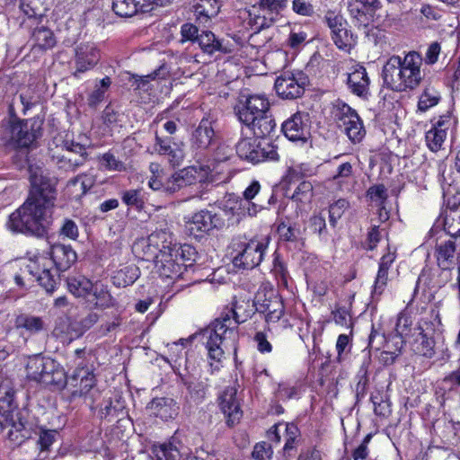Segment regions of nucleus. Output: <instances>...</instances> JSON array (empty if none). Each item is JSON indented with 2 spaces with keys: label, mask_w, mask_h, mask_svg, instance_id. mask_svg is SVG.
Instances as JSON below:
<instances>
[{
  "label": "nucleus",
  "mask_w": 460,
  "mask_h": 460,
  "mask_svg": "<svg viewBox=\"0 0 460 460\" xmlns=\"http://www.w3.org/2000/svg\"><path fill=\"white\" fill-rule=\"evenodd\" d=\"M349 202L344 199H340L330 205L329 208V222L332 227L336 226L338 220L343 216L344 212L349 208Z\"/></svg>",
  "instance_id": "nucleus-52"
},
{
  "label": "nucleus",
  "mask_w": 460,
  "mask_h": 460,
  "mask_svg": "<svg viewBox=\"0 0 460 460\" xmlns=\"http://www.w3.org/2000/svg\"><path fill=\"white\" fill-rule=\"evenodd\" d=\"M197 42L204 53L212 55L220 50L221 43L216 39L214 33L208 31H203L198 37Z\"/></svg>",
  "instance_id": "nucleus-45"
},
{
  "label": "nucleus",
  "mask_w": 460,
  "mask_h": 460,
  "mask_svg": "<svg viewBox=\"0 0 460 460\" xmlns=\"http://www.w3.org/2000/svg\"><path fill=\"white\" fill-rule=\"evenodd\" d=\"M26 371L29 378L44 385H59L66 378L64 369L49 358L35 356L30 358Z\"/></svg>",
  "instance_id": "nucleus-6"
},
{
  "label": "nucleus",
  "mask_w": 460,
  "mask_h": 460,
  "mask_svg": "<svg viewBox=\"0 0 460 460\" xmlns=\"http://www.w3.org/2000/svg\"><path fill=\"white\" fill-rule=\"evenodd\" d=\"M50 259L54 262V267L58 271L66 270L75 262L77 259L76 252L71 248L61 243H56L51 246Z\"/></svg>",
  "instance_id": "nucleus-29"
},
{
  "label": "nucleus",
  "mask_w": 460,
  "mask_h": 460,
  "mask_svg": "<svg viewBox=\"0 0 460 460\" xmlns=\"http://www.w3.org/2000/svg\"><path fill=\"white\" fill-rule=\"evenodd\" d=\"M185 231L195 239H201L214 229H221L225 221L220 216L203 209L190 217H184Z\"/></svg>",
  "instance_id": "nucleus-9"
},
{
  "label": "nucleus",
  "mask_w": 460,
  "mask_h": 460,
  "mask_svg": "<svg viewBox=\"0 0 460 460\" xmlns=\"http://www.w3.org/2000/svg\"><path fill=\"white\" fill-rule=\"evenodd\" d=\"M347 84L350 92L360 97L367 98L369 94L370 79L362 66H356L348 74Z\"/></svg>",
  "instance_id": "nucleus-26"
},
{
  "label": "nucleus",
  "mask_w": 460,
  "mask_h": 460,
  "mask_svg": "<svg viewBox=\"0 0 460 460\" xmlns=\"http://www.w3.org/2000/svg\"><path fill=\"white\" fill-rule=\"evenodd\" d=\"M272 456L271 447L266 442H261L255 445L252 456L256 460H270Z\"/></svg>",
  "instance_id": "nucleus-64"
},
{
  "label": "nucleus",
  "mask_w": 460,
  "mask_h": 460,
  "mask_svg": "<svg viewBox=\"0 0 460 460\" xmlns=\"http://www.w3.org/2000/svg\"><path fill=\"white\" fill-rule=\"evenodd\" d=\"M25 270L34 277L47 292H52L56 288L59 276L54 267L53 261L49 257L36 256L29 261L25 266Z\"/></svg>",
  "instance_id": "nucleus-11"
},
{
  "label": "nucleus",
  "mask_w": 460,
  "mask_h": 460,
  "mask_svg": "<svg viewBox=\"0 0 460 460\" xmlns=\"http://www.w3.org/2000/svg\"><path fill=\"white\" fill-rule=\"evenodd\" d=\"M93 282L84 276H71L67 279V288L75 296L85 301L88 294L93 289Z\"/></svg>",
  "instance_id": "nucleus-38"
},
{
  "label": "nucleus",
  "mask_w": 460,
  "mask_h": 460,
  "mask_svg": "<svg viewBox=\"0 0 460 460\" xmlns=\"http://www.w3.org/2000/svg\"><path fill=\"white\" fill-rule=\"evenodd\" d=\"M414 331L417 332L415 335V342L413 344V350L416 354L430 358L435 354L434 344L435 341L429 338L420 323L414 324Z\"/></svg>",
  "instance_id": "nucleus-36"
},
{
  "label": "nucleus",
  "mask_w": 460,
  "mask_h": 460,
  "mask_svg": "<svg viewBox=\"0 0 460 460\" xmlns=\"http://www.w3.org/2000/svg\"><path fill=\"white\" fill-rule=\"evenodd\" d=\"M333 115L338 126L353 143H358L363 139L366 131L356 111L348 104L338 102L334 106Z\"/></svg>",
  "instance_id": "nucleus-10"
},
{
  "label": "nucleus",
  "mask_w": 460,
  "mask_h": 460,
  "mask_svg": "<svg viewBox=\"0 0 460 460\" xmlns=\"http://www.w3.org/2000/svg\"><path fill=\"white\" fill-rule=\"evenodd\" d=\"M220 9V4L217 0H199V3L195 6V13L199 16L206 18L215 17Z\"/></svg>",
  "instance_id": "nucleus-50"
},
{
  "label": "nucleus",
  "mask_w": 460,
  "mask_h": 460,
  "mask_svg": "<svg viewBox=\"0 0 460 460\" xmlns=\"http://www.w3.org/2000/svg\"><path fill=\"white\" fill-rule=\"evenodd\" d=\"M435 256L437 259L438 266L442 270H451L458 257L456 256V243L452 239L440 241L437 243Z\"/></svg>",
  "instance_id": "nucleus-30"
},
{
  "label": "nucleus",
  "mask_w": 460,
  "mask_h": 460,
  "mask_svg": "<svg viewBox=\"0 0 460 460\" xmlns=\"http://www.w3.org/2000/svg\"><path fill=\"white\" fill-rule=\"evenodd\" d=\"M236 389L234 387H226L220 395V409L227 418V423L233 425L242 417L239 402L236 399Z\"/></svg>",
  "instance_id": "nucleus-25"
},
{
  "label": "nucleus",
  "mask_w": 460,
  "mask_h": 460,
  "mask_svg": "<svg viewBox=\"0 0 460 460\" xmlns=\"http://www.w3.org/2000/svg\"><path fill=\"white\" fill-rule=\"evenodd\" d=\"M66 385L71 389L73 397L86 395L95 385V376L93 369L78 362L75 370L69 377L65 378Z\"/></svg>",
  "instance_id": "nucleus-16"
},
{
  "label": "nucleus",
  "mask_w": 460,
  "mask_h": 460,
  "mask_svg": "<svg viewBox=\"0 0 460 460\" xmlns=\"http://www.w3.org/2000/svg\"><path fill=\"white\" fill-rule=\"evenodd\" d=\"M441 100L440 93L433 86L427 85L421 92L418 102V111L425 112L437 106Z\"/></svg>",
  "instance_id": "nucleus-42"
},
{
  "label": "nucleus",
  "mask_w": 460,
  "mask_h": 460,
  "mask_svg": "<svg viewBox=\"0 0 460 460\" xmlns=\"http://www.w3.org/2000/svg\"><path fill=\"white\" fill-rule=\"evenodd\" d=\"M121 199L128 207L141 209L144 207L145 199L142 190H128L121 193Z\"/></svg>",
  "instance_id": "nucleus-51"
},
{
  "label": "nucleus",
  "mask_w": 460,
  "mask_h": 460,
  "mask_svg": "<svg viewBox=\"0 0 460 460\" xmlns=\"http://www.w3.org/2000/svg\"><path fill=\"white\" fill-rule=\"evenodd\" d=\"M31 190L27 200L14 212L7 222L13 233L43 235L51 222L56 189L51 179L43 171L30 168Z\"/></svg>",
  "instance_id": "nucleus-1"
},
{
  "label": "nucleus",
  "mask_w": 460,
  "mask_h": 460,
  "mask_svg": "<svg viewBox=\"0 0 460 460\" xmlns=\"http://www.w3.org/2000/svg\"><path fill=\"white\" fill-rule=\"evenodd\" d=\"M154 235H157V237L159 236V239H158L159 241H157V248H158L159 256H161V253L167 252L168 250H172V248H174V245H178L175 243V239L173 237L172 233L168 230H165V229L157 230V231L153 232L148 236H154Z\"/></svg>",
  "instance_id": "nucleus-47"
},
{
  "label": "nucleus",
  "mask_w": 460,
  "mask_h": 460,
  "mask_svg": "<svg viewBox=\"0 0 460 460\" xmlns=\"http://www.w3.org/2000/svg\"><path fill=\"white\" fill-rule=\"evenodd\" d=\"M282 312V304L270 283H262L259 288L254 300L251 301L246 296H234L224 306L221 316H249L259 314L271 316Z\"/></svg>",
  "instance_id": "nucleus-2"
},
{
  "label": "nucleus",
  "mask_w": 460,
  "mask_h": 460,
  "mask_svg": "<svg viewBox=\"0 0 460 460\" xmlns=\"http://www.w3.org/2000/svg\"><path fill=\"white\" fill-rule=\"evenodd\" d=\"M95 182V179L92 174H80L74 179L69 181V185L75 186L77 183H80V188L82 194H85Z\"/></svg>",
  "instance_id": "nucleus-62"
},
{
  "label": "nucleus",
  "mask_w": 460,
  "mask_h": 460,
  "mask_svg": "<svg viewBox=\"0 0 460 460\" xmlns=\"http://www.w3.org/2000/svg\"><path fill=\"white\" fill-rule=\"evenodd\" d=\"M210 118H203L190 137V147L197 153H203L217 145V138Z\"/></svg>",
  "instance_id": "nucleus-18"
},
{
  "label": "nucleus",
  "mask_w": 460,
  "mask_h": 460,
  "mask_svg": "<svg viewBox=\"0 0 460 460\" xmlns=\"http://www.w3.org/2000/svg\"><path fill=\"white\" fill-rule=\"evenodd\" d=\"M182 176L180 171L173 173L164 182V192L167 194H172L179 191L181 189L188 186L185 184V181L181 178Z\"/></svg>",
  "instance_id": "nucleus-57"
},
{
  "label": "nucleus",
  "mask_w": 460,
  "mask_h": 460,
  "mask_svg": "<svg viewBox=\"0 0 460 460\" xmlns=\"http://www.w3.org/2000/svg\"><path fill=\"white\" fill-rule=\"evenodd\" d=\"M367 196L378 206H382L387 198L386 189L384 185H375L368 189Z\"/></svg>",
  "instance_id": "nucleus-63"
},
{
  "label": "nucleus",
  "mask_w": 460,
  "mask_h": 460,
  "mask_svg": "<svg viewBox=\"0 0 460 460\" xmlns=\"http://www.w3.org/2000/svg\"><path fill=\"white\" fill-rule=\"evenodd\" d=\"M238 318H215L211 324L204 331L207 338L206 347L208 358L216 362H220L224 358V343L236 337L237 325L244 321Z\"/></svg>",
  "instance_id": "nucleus-5"
},
{
  "label": "nucleus",
  "mask_w": 460,
  "mask_h": 460,
  "mask_svg": "<svg viewBox=\"0 0 460 460\" xmlns=\"http://www.w3.org/2000/svg\"><path fill=\"white\" fill-rule=\"evenodd\" d=\"M196 257L197 252L193 246L174 245L172 250L161 253L155 262V269L161 278L175 280L183 275L188 267L192 266Z\"/></svg>",
  "instance_id": "nucleus-4"
},
{
  "label": "nucleus",
  "mask_w": 460,
  "mask_h": 460,
  "mask_svg": "<svg viewBox=\"0 0 460 460\" xmlns=\"http://www.w3.org/2000/svg\"><path fill=\"white\" fill-rule=\"evenodd\" d=\"M264 137L255 135L252 137H243L236 144V154L241 159L252 164L261 163L265 160H278L279 155L274 147L270 143L260 140V138Z\"/></svg>",
  "instance_id": "nucleus-7"
},
{
  "label": "nucleus",
  "mask_w": 460,
  "mask_h": 460,
  "mask_svg": "<svg viewBox=\"0 0 460 460\" xmlns=\"http://www.w3.org/2000/svg\"><path fill=\"white\" fill-rule=\"evenodd\" d=\"M384 84L395 92L408 91L407 80L402 67L401 57L392 56L385 64L382 71Z\"/></svg>",
  "instance_id": "nucleus-17"
},
{
  "label": "nucleus",
  "mask_w": 460,
  "mask_h": 460,
  "mask_svg": "<svg viewBox=\"0 0 460 460\" xmlns=\"http://www.w3.org/2000/svg\"><path fill=\"white\" fill-rule=\"evenodd\" d=\"M139 275V269L135 264L123 265L113 273L112 283L118 288H125L132 285Z\"/></svg>",
  "instance_id": "nucleus-37"
},
{
  "label": "nucleus",
  "mask_w": 460,
  "mask_h": 460,
  "mask_svg": "<svg viewBox=\"0 0 460 460\" xmlns=\"http://www.w3.org/2000/svg\"><path fill=\"white\" fill-rule=\"evenodd\" d=\"M15 324L17 328H22L31 333L36 332L42 328L40 318H16Z\"/></svg>",
  "instance_id": "nucleus-61"
},
{
  "label": "nucleus",
  "mask_w": 460,
  "mask_h": 460,
  "mask_svg": "<svg viewBox=\"0 0 460 460\" xmlns=\"http://www.w3.org/2000/svg\"><path fill=\"white\" fill-rule=\"evenodd\" d=\"M238 116L247 129L257 137L269 136L276 127L275 120L270 113V102L264 95L249 96Z\"/></svg>",
  "instance_id": "nucleus-3"
},
{
  "label": "nucleus",
  "mask_w": 460,
  "mask_h": 460,
  "mask_svg": "<svg viewBox=\"0 0 460 460\" xmlns=\"http://www.w3.org/2000/svg\"><path fill=\"white\" fill-rule=\"evenodd\" d=\"M232 202L234 203V205L231 206L230 209H232L234 214H236L237 216H254L261 208L256 204L251 201L243 202V200L239 198L233 199V200L229 199L228 203Z\"/></svg>",
  "instance_id": "nucleus-48"
},
{
  "label": "nucleus",
  "mask_w": 460,
  "mask_h": 460,
  "mask_svg": "<svg viewBox=\"0 0 460 460\" xmlns=\"http://www.w3.org/2000/svg\"><path fill=\"white\" fill-rule=\"evenodd\" d=\"M291 219H294V218L288 217V223L283 222L278 227V231H279L280 236L286 241L296 240L299 234V230L296 227V223L290 222Z\"/></svg>",
  "instance_id": "nucleus-56"
},
{
  "label": "nucleus",
  "mask_w": 460,
  "mask_h": 460,
  "mask_svg": "<svg viewBox=\"0 0 460 460\" xmlns=\"http://www.w3.org/2000/svg\"><path fill=\"white\" fill-rule=\"evenodd\" d=\"M210 172L211 170L209 166L204 165H192L180 170V172L182 175L181 178L184 180L185 184L189 186L195 184L196 182L204 181Z\"/></svg>",
  "instance_id": "nucleus-40"
},
{
  "label": "nucleus",
  "mask_w": 460,
  "mask_h": 460,
  "mask_svg": "<svg viewBox=\"0 0 460 460\" xmlns=\"http://www.w3.org/2000/svg\"><path fill=\"white\" fill-rule=\"evenodd\" d=\"M149 0H113L112 10L120 17H132L138 13L146 12Z\"/></svg>",
  "instance_id": "nucleus-35"
},
{
  "label": "nucleus",
  "mask_w": 460,
  "mask_h": 460,
  "mask_svg": "<svg viewBox=\"0 0 460 460\" xmlns=\"http://www.w3.org/2000/svg\"><path fill=\"white\" fill-rule=\"evenodd\" d=\"M59 234L70 240H76L79 236V229L77 225L72 219H65L60 229Z\"/></svg>",
  "instance_id": "nucleus-60"
},
{
  "label": "nucleus",
  "mask_w": 460,
  "mask_h": 460,
  "mask_svg": "<svg viewBox=\"0 0 460 460\" xmlns=\"http://www.w3.org/2000/svg\"><path fill=\"white\" fill-rule=\"evenodd\" d=\"M85 163L83 156L73 157L67 154L63 155L58 159V166L64 171H75Z\"/></svg>",
  "instance_id": "nucleus-55"
},
{
  "label": "nucleus",
  "mask_w": 460,
  "mask_h": 460,
  "mask_svg": "<svg viewBox=\"0 0 460 460\" xmlns=\"http://www.w3.org/2000/svg\"><path fill=\"white\" fill-rule=\"evenodd\" d=\"M9 130L11 143L16 148H29L39 137L37 130L22 120H11Z\"/></svg>",
  "instance_id": "nucleus-21"
},
{
  "label": "nucleus",
  "mask_w": 460,
  "mask_h": 460,
  "mask_svg": "<svg viewBox=\"0 0 460 460\" xmlns=\"http://www.w3.org/2000/svg\"><path fill=\"white\" fill-rule=\"evenodd\" d=\"M14 393L12 389L0 388V415L8 417L14 410Z\"/></svg>",
  "instance_id": "nucleus-53"
},
{
  "label": "nucleus",
  "mask_w": 460,
  "mask_h": 460,
  "mask_svg": "<svg viewBox=\"0 0 460 460\" xmlns=\"http://www.w3.org/2000/svg\"><path fill=\"white\" fill-rule=\"evenodd\" d=\"M431 128L425 134L427 147L434 153L444 152L447 147L448 133L453 130L456 119L450 112L434 118Z\"/></svg>",
  "instance_id": "nucleus-8"
},
{
  "label": "nucleus",
  "mask_w": 460,
  "mask_h": 460,
  "mask_svg": "<svg viewBox=\"0 0 460 460\" xmlns=\"http://www.w3.org/2000/svg\"><path fill=\"white\" fill-rule=\"evenodd\" d=\"M281 429H284L285 432V445H284V451L288 453L289 450L293 449L295 447V442L296 438L298 437L299 430L297 427L293 423H279L274 425L269 431H268V438L270 441H273L277 444L280 442L281 435L280 431Z\"/></svg>",
  "instance_id": "nucleus-31"
},
{
  "label": "nucleus",
  "mask_w": 460,
  "mask_h": 460,
  "mask_svg": "<svg viewBox=\"0 0 460 460\" xmlns=\"http://www.w3.org/2000/svg\"><path fill=\"white\" fill-rule=\"evenodd\" d=\"M287 3L288 0H259L253 5V9L258 12L256 23L259 27H270L287 6Z\"/></svg>",
  "instance_id": "nucleus-20"
},
{
  "label": "nucleus",
  "mask_w": 460,
  "mask_h": 460,
  "mask_svg": "<svg viewBox=\"0 0 460 460\" xmlns=\"http://www.w3.org/2000/svg\"><path fill=\"white\" fill-rule=\"evenodd\" d=\"M159 236H147L136 241L132 246L134 253L144 261H157L158 254L157 241Z\"/></svg>",
  "instance_id": "nucleus-34"
},
{
  "label": "nucleus",
  "mask_w": 460,
  "mask_h": 460,
  "mask_svg": "<svg viewBox=\"0 0 460 460\" xmlns=\"http://www.w3.org/2000/svg\"><path fill=\"white\" fill-rule=\"evenodd\" d=\"M149 171L152 176L148 181V186L154 190L164 191V182L162 181L164 169L162 166L158 163H151L149 164Z\"/></svg>",
  "instance_id": "nucleus-54"
},
{
  "label": "nucleus",
  "mask_w": 460,
  "mask_h": 460,
  "mask_svg": "<svg viewBox=\"0 0 460 460\" xmlns=\"http://www.w3.org/2000/svg\"><path fill=\"white\" fill-rule=\"evenodd\" d=\"M314 197L313 183L309 181H301L292 195V202L296 204V217L306 211Z\"/></svg>",
  "instance_id": "nucleus-33"
},
{
  "label": "nucleus",
  "mask_w": 460,
  "mask_h": 460,
  "mask_svg": "<svg viewBox=\"0 0 460 460\" xmlns=\"http://www.w3.org/2000/svg\"><path fill=\"white\" fill-rule=\"evenodd\" d=\"M58 435L57 430L54 429H40L39 439L36 442L37 447L40 448V452L35 459L44 460L47 457L46 452L49 450L50 446L56 440Z\"/></svg>",
  "instance_id": "nucleus-44"
},
{
  "label": "nucleus",
  "mask_w": 460,
  "mask_h": 460,
  "mask_svg": "<svg viewBox=\"0 0 460 460\" xmlns=\"http://www.w3.org/2000/svg\"><path fill=\"white\" fill-rule=\"evenodd\" d=\"M413 318H396L395 331L400 336H415Z\"/></svg>",
  "instance_id": "nucleus-59"
},
{
  "label": "nucleus",
  "mask_w": 460,
  "mask_h": 460,
  "mask_svg": "<svg viewBox=\"0 0 460 460\" xmlns=\"http://www.w3.org/2000/svg\"><path fill=\"white\" fill-rule=\"evenodd\" d=\"M100 162L102 167L109 171L121 172L125 170L124 164L118 160L111 153H105L100 158Z\"/></svg>",
  "instance_id": "nucleus-58"
},
{
  "label": "nucleus",
  "mask_w": 460,
  "mask_h": 460,
  "mask_svg": "<svg viewBox=\"0 0 460 460\" xmlns=\"http://www.w3.org/2000/svg\"><path fill=\"white\" fill-rule=\"evenodd\" d=\"M152 153H156L160 155H166L169 162L173 166L179 165L184 158V152L179 145L175 143L172 144L170 138H163L157 134H155Z\"/></svg>",
  "instance_id": "nucleus-28"
},
{
  "label": "nucleus",
  "mask_w": 460,
  "mask_h": 460,
  "mask_svg": "<svg viewBox=\"0 0 460 460\" xmlns=\"http://www.w3.org/2000/svg\"><path fill=\"white\" fill-rule=\"evenodd\" d=\"M402 67L407 80L408 91L418 87L423 79V73L420 70L422 58L415 51L409 52L401 58Z\"/></svg>",
  "instance_id": "nucleus-22"
},
{
  "label": "nucleus",
  "mask_w": 460,
  "mask_h": 460,
  "mask_svg": "<svg viewBox=\"0 0 460 460\" xmlns=\"http://www.w3.org/2000/svg\"><path fill=\"white\" fill-rule=\"evenodd\" d=\"M151 414L167 420L178 413V406L172 398L161 397L153 399L147 406Z\"/></svg>",
  "instance_id": "nucleus-32"
},
{
  "label": "nucleus",
  "mask_w": 460,
  "mask_h": 460,
  "mask_svg": "<svg viewBox=\"0 0 460 460\" xmlns=\"http://www.w3.org/2000/svg\"><path fill=\"white\" fill-rule=\"evenodd\" d=\"M317 173V167L310 163H300L291 164L286 173L287 181L291 183L303 178L312 177Z\"/></svg>",
  "instance_id": "nucleus-39"
},
{
  "label": "nucleus",
  "mask_w": 460,
  "mask_h": 460,
  "mask_svg": "<svg viewBox=\"0 0 460 460\" xmlns=\"http://www.w3.org/2000/svg\"><path fill=\"white\" fill-rule=\"evenodd\" d=\"M84 304L89 309H106L113 307L116 300L111 295L107 285L102 281H95Z\"/></svg>",
  "instance_id": "nucleus-24"
},
{
  "label": "nucleus",
  "mask_w": 460,
  "mask_h": 460,
  "mask_svg": "<svg viewBox=\"0 0 460 460\" xmlns=\"http://www.w3.org/2000/svg\"><path fill=\"white\" fill-rule=\"evenodd\" d=\"M99 52L93 45L81 44L78 46L75 53L76 69L74 75L77 77L78 74L93 68L99 61Z\"/></svg>",
  "instance_id": "nucleus-27"
},
{
  "label": "nucleus",
  "mask_w": 460,
  "mask_h": 460,
  "mask_svg": "<svg viewBox=\"0 0 460 460\" xmlns=\"http://www.w3.org/2000/svg\"><path fill=\"white\" fill-rule=\"evenodd\" d=\"M444 230L452 238L460 237V209H448L445 212Z\"/></svg>",
  "instance_id": "nucleus-43"
},
{
  "label": "nucleus",
  "mask_w": 460,
  "mask_h": 460,
  "mask_svg": "<svg viewBox=\"0 0 460 460\" xmlns=\"http://www.w3.org/2000/svg\"><path fill=\"white\" fill-rule=\"evenodd\" d=\"M308 83L307 76L301 71H286L276 78L275 90L283 99L300 97Z\"/></svg>",
  "instance_id": "nucleus-12"
},
{
  "label": "nucleus",
  "mask_w": 460,
  "mask_h": 460,
  "mask_svg": "<svg viewBox=\"0 0 460 460\" xmlns=\"http://www.w3.org/2000/svg\"><path fill=\"white\" fill-rule=\"evenodd\" d=\"M239 246L241 250L233 258L234 266L239 269H253L261 262L267 243L252 240Z\"/></svg>",
  "instance_id": "nucleus-14"
},
{
  "label": "nucleus",
  "mask_w": 460,
  "mask_h": 460,
  "mask_svg": "<svg viewBox=\"0 0 460 460\" xmlns=\"http://www.w3.org/2000/svg\"><path fill=\"white\" fill-rule=\"evenodd\" d=\"M181 433L177 430L172 438L155 447L156 460H202L190 455V449L182 443Z\"/></svg>",
  "instance_id": "nucleus-15"
},
{
  "label": "nucleus",
  "mask_w": 460,
  "mask_h": 460,
  "mask_svg": "<svg viewBox=\"0 0 460 460\" xmlns=\"http://www.w3.org/2000/svg\"><path fill=\"white\" fill-rule=\"evenodd\" d=\"M93 318H60L54 329L57 336L66 335L67 339L79 338L93 324Z\"/></svg>",
  "instance_id": "nucleus-23"
},
{
  "label": "nucleus",
  "mask_w": 460,
  "mask_h": 460,
  "mask_svg": "<svg viewBox=\"0 0 460 460\" xmlns=\"http://www.w3.org/2000/svg\"><path fill=\"white\" fill-rule=\"evenodd\" d=\"M32 38L35 46L42 49H51L56 44L53 32L45 27L36 29L33 31Z\"/></svg>",
  "instance_id": "nucleus-46"
},
{
  "label": "nucleus",
  "mask_w": 460,
  "mask_h": 460,
  "mask_svg": "<svg viewBox=\"0 0 460 460\" xmlns=\"http://www.w3.org/2000/svg\"><path fill=\"white\" fill-rule=\"evenodd\" d=\"M324 20L331 30L333 43L338 49L349 52L356 44L357 38L349 30L347 22L334 12H328Z\"/></svg>",
  "instance_id": "nucleus-13"
},
{
  "label": "nucleus",
  "mask_w": 460,
  "mask_h": 460,
  "mask_svg": "<svg viewBox=\"0 0 460 460\" xmlns=\"http://www.w3.org/2000/svg\"><path fill=\"white\" fill-rule=\"evenodd\" d=\"M348 11L358 26H367L372 14L362 4L361 0H348Z\"/></svg>",
  "instance_id": "nucleus-41"
},
{
  "label": "nucleus",
  "mask_w": 460,
  "mask_h": 460,
  "mask_svg": "<svg viewBox=\"0 0 460 460\" xmlns=\"http://www.w3.org/2000/svg\"><path fill=\"white\" fill-rule=\"evenodd\" d=\"M309 115L296 112L282 124V131L291 141L305 142L310 136Z\"/></svg>",
  "instance_id": "nucleus-19"
},
{
  "label": "nucleus",
  "mask_w": 460,
  "mask_h": 460,
  "mask_svg": "<svg viewBox=\"0 0 460 460\" xmlns=\"http://www.w3.org/2000/svg\"><path fill=\"white\" fill-rule=\"evenodd\" d=\"M441 286L442 283L438 279H435L434 273H432L430 270H423L418 279L416 289H423L424 291L428 289L432 293Z\"/></svg>",
  "instance_id": "nucleus-49"
}]
</instances>
